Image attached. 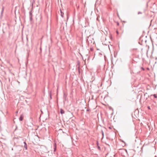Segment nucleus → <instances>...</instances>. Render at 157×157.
I'll return each instance as SVG.
<instances>
[{
  "instance_id": "obj_1",
  "label": "nucleus",
  "mask_w": 157,
  "mask_h": 157,
  "mask_svg": "<svg viewBox=\"0 0 157 157\" xmlns=\"http://www.w3.org/2000/svg\"><path fill=\"white\" fill-rule=\"evenodd\" d=\"M54 152H55L56 149V143H55L54 144Z\"/></svg>"
},
{
  "instance_id": "obj_2",
  "label": "nucleus",
  "mask_w": 157,
  "mask_h": 157,
  "mask_svg": "<svg viewBox=\"0 0 157 157\" xmlns=\"http://www.w3.org/2000/svg\"><path fill=\"white\" fill-rule=\"evenodd\" d=\"M23 117L22 115H21L19 118V120L20 121H22L23 120Z\"/></svg>"
},
{
  "instance_id": "obj_3",
  "label": "nucleus",
  "mask_w": 157,
  "mask_h": 157,
  "mask_svg": "<svg viewBox=\"0 0 157 157\" xmlns=\"http://www.w3.org/2000/svg\"><path fill=\"white\" fill-rule=\"evenodd\" d=\"M60 113L61 114H64L65 113L64 111L62 109H60Z\"/></svg>"
},
{
  "instance_id": "obj_4",
  "label": "nucleus",
  "mask_w": 157,
  "mask_h": 157,
  "mask_svg": "<svg viewBox=\"0 0 157 157\" xmlns=\"http://www.w3.org/2000/svg\"><path fill=\"white\" fill-rule=\"evenodd\" d=\"M60 13H61V16L62 17H63V15L64 14V13H63L62 10H61V9H60Z\"/></svg>"
},
{
  "instance_id": "obj_5",
  "label": "nucleus",
  "mask_w": 157,
  "mask_h": 157,
  "mask_svg": "<svg viewBox=\"0 0 157 157\" xmlns=\"http://www.w3.org/2000/svg\"><path fill=\"white\" fill-rule=\"evenodd\" d=\"M4 10V7H3L2 8V10L1 12V15H2V14H3V13Z\"/></svg>"
},
{
  "instance_id": "obj_6",
  "label": "nucleus",
  "mask_w": 157,
  "mask_h": 157,
  "mask_svg": "<svg viewBox=\"0 0 157 157\" xmlns=\"http://www.w3.org/2000/svg\"><path fill=\"white\" fill-rule=\"evenodd\" d=\"M146 41H147V40H145L144 41L143 40H142V41H141V42H142V44H143L144 43V42L145 43H146Z\"/></svg>"
},
{
  "instance_id": "obj_7",
  "label": "nucleus",
  "mask_w": 157,
  "mask_h": 157,
  "mask_svg": "<svg viewBox=\"0 0 157 157\" xmlns=\"http://www.w3.org/2000/svg\"><path fill=\"white\" fill-rule=\"evenodd\" d=\"M24 148H25V150L27 149V144H25V145H24Z\"/></svg>"
},
{
  "instance_id": "obj_8",
  "label": "nucleus",
  "mask_w": 157,
  "mask_h": 157,
  "mask_svg": "<svg viewBox=\"0 0 157 157\" xmlns=\"http://www.w3.org/2000/svg\"><path fill=\"white\" fill-rule=\"evenodd\" d=\"M154 97L155 98H157V96H156V95H155V94H154Z\"/></svg>"
},
{
  "instance_id": "obj_9",
  "label": "nucleus",
  "mask_w": 157,
  "mask_h": 157,
  "mask_svg": "<svg viewBox=\"0 0 157 157\" xmlns=\"http://www.w3.org/2000/svg\"><path fill=\"white\" fill-rule=\"evenodd\" d=\"M86 111H87V112H89L90 111V110L89 109H86Z\"/></svg>"
},
{
  "instance_id": "obj_10",
  "label": "nucleus",
  "mask_w": 157,
  "mask_h": 157,
  "mask_svg": "<svg viewBox=\"0 0 157 157\" xmlns=\"http://www.w3.org/2000/svg\"><path fill=\"white\" fill-rule=\"evenodd\" d=\"M24 145H25V144H27L25 142H24Z\"/></svg>"
},
{
  "instance_id": "obj_11",
  "label": "nucleus",
  "mask_w": 157,
  "mask_h": 157,
  "mask_svg": "<svg viewBox=\"0 0 157 157\" xmlns=\"http://www.w3.org/2000/svg\"><path fill=\"white\" fill-rule=\"evenodd\" d=\"M30 20H31V21H32V17H30Z\"/></svg>"
},
{
  "instance_id": "obj_12",
  "label": "nucleus",
  "mask_w": 157,
  "mask_h": 157,
  "mask_svg": "<svg viewBox=\"0 0 157 157\" xmlns=\"http://www.w3.org/2000/svg\"><path fill=\"white\" fill-rule=\"evenodd\" d=\"M141 14V13L140 12H138V14Z\"/></svg>"
},
{
  "instance_id": "obj_13",
  "label": "nucleus",
  "mask_w": 157,
  "mask_h": 157,
  "mask_svg": "<svg viewBox=\"0 0 157 157\" xmlns=\"http://www.w3.org/2000/svg\"><path fill=\"white\" fill-rule=\"evenodd\" d=\"M117 25H119V23L118 22V23H117Z\"/></svg>"
},
{
  "instance_id": "obj_14",
  "label": "nucleus",
  "mask_w": 157,
  "mask_h": 157,
  "mask_svg": "<svg viewBox=\"0 0 157 157\" xmlns=\"http://www.w3.org/2000/svg\"><path fill=\"white\" fill-rule=\"evenodd\" d=\"M142 69L143 70H144V68H143V67H142Z\"/></svg>"
},
{
  "instance_id": "obj_15",
  "label": "nucleus",
  "mask_w": 157,
  "mask_h": 157,
  "mask_svg": "<svg viewBox=\"0 0 157 157\" xmlns=\"http://www.w3.org/2000/svg\"><path fill=\"white\" fill-rule=\"evenodd\" d=\"M60 130H62V129H59V131H60Z\"/></svg>"
},
{
  "instance_id": "obj_16",
  "label": "nucleus",
  "mask_w": 157,
  "mask_h": 157,
  "mask_svg": "<svg viewBox=\"0 0 157 157\" xmlns=\"http://www.w3.org/2000/svg\"><path fill=\"white\" fill-rule=\"evenodd\" d=\"M102 135H103H103H104V133H103V132H102Z\"/></svg>"
},
{
  "instance_id": "obj_17",
  "label": "nucleus",
  "mask_w": 157,
  "mask_h": 157,
  "mask_svg": "<svg viewBox=\"0 0 157 157\" xmlns=\"http://www.w3.org/2000/svg\"><path fill=\"white\" fill-rule=\"evenodd\" d=\"M90 50H91V51H92V49H91V48H90Z\"/></svg>"
},
{
  "instance_id": "obj_18",
  "label": "nucleus",
  "mask_w": 157,
  "mask_h": 157,
  "mask_svg": "<svg viewBox=\"0 0 157 157\" xmlns=\"http://www.w3.org/2000/svg\"><path fill=\"white\" fill-rule=\"evenodd\" d=\"M146 55H147V52H146Z\"/></svg>"
},
{
  "instance_id": "obj_19",
  "label": "nucleus",
  "mask_w": 157,
  "mask_h": 157,
  "mask_svg": "<svg viewBox=\"0 0 157 157\" xmlns=\"http://www.w3.org/2000/svg\"><path fill=\"white\" fill-rule=\"evenodd\" d=\"M109 128H110V129H111V128H110V127H109Z\"/></svg>"
},
{
  "instance_id": "obj_20",
  "label": "nucleus",
  "mask_w": 157,
  "mask_h": 157,
  "mask_svg": "<svg viewBox=\"0 0 157 157\" xmlns=\"http://www.w3.org/2000/svg\"><path fill=\"white\" fill-rule=\"evenodd\" d=\"M117 33H118V31H117Z\"/></svg>"
},
{
  "instance_id": "obj_21",
  "label": "nucleus",
  "mask_w": 157,
  "mask_h": 157,
  "mask_svg": "<svg viewBox=\"0 0 157 157\" xmlns=\"http://www.w3.org/2000/svg\"><path fill=\"white\" fill-rule=\"evenodd\" d=\"M98 148H100V147H98Z\"/></svg>"
},
{
  "instance_id": "obj_22",
  "label": "nucleus",
  "mask_w": 157,
  "mask_h": 157,
  "mask_svg": "<svg viewBox=\"0 0 157 157\" xmlns=\"http://www.w3.org/2000/svg\"><path fill=\"white\" fill-rule=\"evenodd\" d=\"M105 157H107V156H106Z\"/></svg>"
}]
</instances>
